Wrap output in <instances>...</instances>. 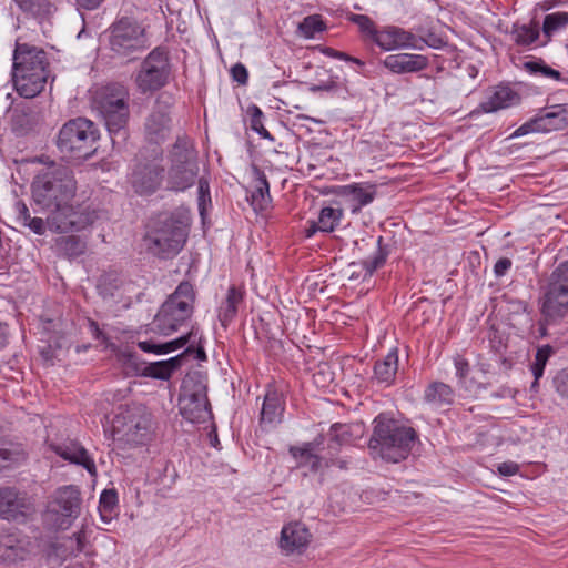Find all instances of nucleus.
<instances>
[{
    "label": "nucleus",
    "mask_w": 568,
    "mask_h": 568,
    "mask_svg": "<svg viewBox=\"0 0 568 568\" xmlns=\"http://www.w3.org/2000/svg\"><path fill=\"white\" fill-rule=\"evenodd\" d=\"M31 187L34 203L49 213V229H65V225H70L60 215L61 210L68 209V203L72 202L77 191V182L69 168L52 165L36 176Z\"/></svg>",
    "instance_id": "f257e3e1"
},
{
    "label": "nucleus",
    "mask_w": 568,
    "mask_h": 568,
    "mask_svg": "<svg viewBox=\"0 0 568 568\" xmlns=\"http://www.w3.org/2000/svg\"><path fill=\"white\" fill-rule=\"evenodd\" d=\"M47 53L29 43H16L12 81L19 95L31 99L42 92L49 77Z\"/></svg>",
    "instance_id": "f03ea898"
},
{
    "label": "nucleus",
    "mask_w": 568,
    "mask_h": 568,
    "mask_svg": "<svg viewBox=\"0 0 568 568\" xmlns=\"http://www.w3.org/2000/svg\"><path fill=\"white\" fill-rule=\"evenodd\" d=\"M374 423L373 435L368 443L372 456L390 463L406 459L417 437L416 432L382 415L376 417Z\"/></svg>",
    "instance_id": "7ed1b4c3"
},
{
    "label": "nucleus",
    "mask_w": 568,
    "mask_h": 568,
    "mask_svg": "<svg viewBox=\"0 0 568 568\" xmlns=\"http://www.w3.org/2000/svg\"><path fill=\"white\" fill-rule=\"evenodd\" d=\"M153 426L152 414L144 405H122L112 420L113 440L123 447L144 445L151 439Z\"/></svg>",
    "instance_id": "20e7f679"
},
{
    "label": "nucleus",
    "mask_w": 568,
    "mask_h": 568,
    "mask_svg": "<svg viewBox=\"0 0 568 568\" xmlns=\"http://www.w3.org/2000/svg\"><path fill=\"white\" fill-rule=\"evenodd\" d=\"M129 100L128 89L120 83H110L93 92L92 108L101 115L111 135L125 139L130 116Z\"/></svg>",
    "instance_id": "39448f33"
},
{
    "label": "nucleus",
    "mask_w": 568,
    "mask_h": 568,
    "mask_svg": "<svg viewBox=\"0 0 568 568\" xmlns=\"http://www.w3.org/2000/svg\"><path fill=\"white\" fill-rule=\"evenodd\" d=\"M189 235L187 224L174 215H160L145 234L148 251L162 260L171 258L180 253Z\"/></svg>",
    "instance_id": "423d86ee"
},
{
    "label": "nucleus",
    "mask_w": 568,
    "mask_h": 568,
    "mask_svg": "<svg viewBox=\"0 0 568 568\" xmlns=\"http://www.w3.org/2000/svg\"><path fill=\"white\" fill-rule=\"evenodd\" d=\"M194 302L193 285L187 281L181 282L156 313L152 323L154 329L163 335L178 331L192 317Z\"/></svg>",
    "instance_id": "0eeeda50"
},
{
    "label": "nucleus",
    "mask_w": 568,
    "mask_h": 568,
    "mask_svg": "<svg viewBox=\"0 0 568 568\" xmlns=\"http://www.w3.org/2000/svg\"><path fill=\"white\" fill-rule=\"evenodd\" d=\"M98 139L94 123L78 118L68 121L60 129L57 146L64 156L88 159L95 153Z\"/></svg>",
    "instance_id": "6e6552de"
},
{
    "label": "nucleus",
    "mask_w": 568,
    "mask_h": 568,
    "mask_svg": "<svg viewBox=\"0 0 568 568\" xmlns=\"http://www.w3.org/2000/svg\"><path fill=\"white\" fill-rule=\"evenodd\" d=\"M150 47L145 28L130 18H121L109 29V48L113 57L134 60Z\"/></svg>",
    "instance_id": "1a4fd4ad"
},
{
    "label": "nucleus",
    "mask_w": 568,
    "mask_h": 568,
    "mask_svg": "<svg viewBox=\"0 0 568 568\" xmlns=\"http://www.w3.org/2000/svg\"><path fill=\"white\" fill-rule=\"evenodd\" d=\"M179 407L181 415L191 423H205L212 418L206 385L200 376H187L183 381Z\"/></svg>",
    "instance_id": "9d476101"
},
{
    "label": "nucleus",
    "mask_w": 568,
    "mask_h": 568,
    "mask_svg": "<svg viewBox=\"0 0 568 568\" xmlns=\"http://www.w3.org/2000/svg\"><path fill=\"white\" fill-rule=\"evenodd\" d=\"M170 72L168 52L155 48L142 61L134 82L141 93L154 92L168 83Z\"/></svg>",
    "instance_id": "9b49d317"
},
{
    "label": "nucleus",
    "mask_w": 568,
    "mask_h": 568,
    "mask_svg": "<svg viewBox=\"0 0 568 568\" xmlns=\"http://www.w3.org/2000/svg\"><path fill=\"white\" fill-rule=\"evenodd\" d=\"M199 173L196 152L186 143L178 142L173 146L168 183L172 190L184 191L192 186Z\"/></svg>",
    "instance_id": "f8f14e48"
},
{
    "label": "nucleus",
    "mask_w": 568,
    "mask_h": 568,
    "mask_svg": "<svg viewBox=\"0 0 568 568\" xmlns=\"http://www.w3.org/2000/svg\"><path fill=\"white\" fill-rule=\"evenodd\" d=\"M568 311V262L559 264L551 274L541 312L548 321L564 317Z\"/></svg>",
    "instance_id": "ddd939ff"
},
{
    "label": "nucleus",
    "mask_w": 568,
    "mask_h": 568,
    "mask_svg": "<svg viewBox=\"0 0 568 568\" xmlns=\"http://www.w3.org/2000/svg\"><path fill=\"white\" fill-rule=\"evenodd\" d=\"M81 494L78 487L70 485L55 490L48 505L47 514L59 529H67L80 515Z\"/></svg>",
    "instance_id": "4468645a"
},
{
    "label": "nucleus",
    "mask_w": 568,
    "mask_h": 568,
    "mask_svg": "<svg viewBox=\"0 0 568 568\" xmlns=\"http://www.w3.org/2000/svg\"><path fill=\"white\" fill-rule=\"evenodd\" d=\"M423 42L433 48H437L435 43H428L424 39H418L415 34L398 27H387L376 34L375 43L384 51H394L402 49L422 50Z\"/></svg>",
    "instance_id": "2eb2a0df"
},
{
    "label": "nucleus",
    "mask_w": 568,
    "mask_h": 568,
    "mask_svg": "<svg viewBox=\"0 0 568 568\" xmlns=\"http://www.w3.org/2000/svg\"><path fill=\"white\" fill-rule=\"evenodd\" d=\"M124 364L132 367V372L136 375L152 377L156 379H169L172 373L181 365L183 355H178L168 361L154 363H138V356L132 353H122Z\"/></svg>",
    "instance_id": "dca6fc26"
},
{
    "label": "nucleus",
    "mask_w": 568,
    "mask_h": 568,
    "mask_svg": "<svg viewBox=\"0 0 568 568\" xmlns=\"http://www.w3.org/2000/svg\"><path fill=\"white\" fill-rule=\"evenodd\" d=\"M49 447L58 456L71 464L82 466L91 476H97V467L88 450L78 442L68 439L62 443H50Z\"/></svg>",
    "instance_id": "f3484780"
},
{
    "label": "nucleus",
    "mask_w": 568,
    "mask_h": 568,
    "mask_svg": "<svg viewBox=\"0 0 568 568\" xmlns=\"http://www.w3.org/2000/svg\"><path fill=\"white\" fill-rule=\"evenodd\" d=\"M163 168L156 161L139 164L132 174V185L141 195L156 191L162 181Z\"/></svg>",
    "instance_id": "a211bd4d"
},
{
    "label": "nucleus",
    "mask_w": 568,
    "mask_h": 568,
    "mask_svg": "<svg viewBox=\"0 0 568 568\" xmlns=\"http://www.w3.org/2000/svg\"><path fill=\"white\" fill-rule=\"evenodd\" d=\"M30 510L31 503L24 493L11 487L0 489V517L7 520L17 519Z\"/></svg>",
    "instance_id": "6ab92c4d"
},
{
    "label": "nucleus",
    "mask_w": 568,
    "mask_h": 568,
    "mask_svg": "<svg viewBox=\"0 0 568 568\" xmlns=\"http://www.w3.org/2000/svg\"><path fill=\"white\" fill-rule=\"evenodd\" d=\"M311 538L312 535L304 524L290 523L282 528L280 547L286 555L302 552L308 546Z\"/></svg>",
    "instance_id": "aec40b11"
},
{
    "label": "nucleus",
    "mask_w": 568,
    "mask_h": 568,
    "mask_svg": "<svg viewBox=\"0 0 568 568\" xmlns=\"http://www.w3.org/2000/svg\"><path fill=\"white\" fill-rule=\"evenodd\" d=\"M383 64L396 74L417 73L428 68L429 59L423 54L396 53L387 55Z\"/></svg>",
    "instance_id": "412c9836"
},
{
    "label": "nucleus",
    "mask_w": 568,
    "mask_h": 568,
    "mask_svg": "<svg viewBox=\"0 0 568 568\" xmlns=\"http://www.w3.org/2000/svg\"><path fill=\"white\" fill-rule=\"evenodd\" d=\"M60 213V215L64 217L63 221L70 223V225H65V229H51L59 233L81 231L93 224L98 219V212L90 206H79L78 210H75L71 202L68 203V209L61 210Z\"/></svg>",
    "instance_id": "4be33fe9"
},
{
    "label": "nucleus",
    "mask_w": 568,
    "mask_h": 568,
    "mask_svg": "<svg viewBox=\"0 0 568 568\" xmlns=\"http://www.w3.org/2000/svg\"><path fill=\"white\" fill-rule=\"evenodd\" d=\"M171 131V116L166 108L160 104L152 111L145 122V135L154 143H160L168 139Z\"/></svg>",
    "instance_id": "5701e85b"
},
{
    "label": "nucleus",
    "mask_w": 568,
    "mask_h": 568,
    "mask_svg": "<svg viewBox=\"0 0 568 568\" xmlns=\"http://www.w3.org/2000/svg\"><path fill=\"white\" fill-rule=\"evenodd\" d=\"M519 101V94L511 88L498 85L489 92L486 100L480 103V108L487 113L496 112L498 110L516 105Z\"/></svg>",
    "instance_id": "b1692460"
},
{
    "label": "nucleus",
    "mask_w": 568,
    "mask_h": 568,
    "mask_svg": "<svg viewBox=\"0 0 568 568\" xmlns=\"http://www.w3.org/2000/svg\"><path fill=\"white\" fill-rule=\"evenodd\" d=\"M343 217L342 209L324 207L320 212L318 221L311 222L305 233L307 237L313 236L317 231L331 233L339 224Z\"/></svg>",
    "instance_id": "393cba45"
},
{
    "label": "nucleus",
    "mask_w": 568,
    "mask_h": 568,
    "mask_svg": "<svg viewBox=\"0 0 568 568\" xmlns=\"http://www.w3.org/2000/svg\"><path fill=\"white\" fill-rule=\"evenodd\" d=\"M454 398L455 393L453 388L443 382L430 383L424 392L425 402L437 407L452 405Z\"/></svg>",
    "instance_id": "a878e982"
},
{
    "label": "nucleus",
    "mask_w": 568,
    "mask_h": 568,
    "mask_svg": "<svg viewBox=\"0 0 568 568\" xmlns=\"http://www.w3.org/2000/svg\"><path fill=\"white\" fill-rule=\"evenodd\" d=\"M27 459V453L22 445L6 443L0 445V473L18 467Z\"/></svg>",
    "instance_id": "bb28decb"
},
{
    "label": "nucleus",
    "mask_w": 568,
    "mask_h": 568,
    "mask_svg": "<svg viewBox=\"0 0 568 568\" xmlns=\"http://www.w3.org/2000/svg\"><path fill=\"white\" fill-rule=\"evenodd\" d=\"M255 189L251 195L254 210L263 211L271 203L270 184L266 175L257 166H253Z\"/></svg>",
    "instance_id": "cd10ccee"
},
{
    "label": "nucleus",
    "mask_w": 568,
    "mask_h": 568,
    "mask_svg": "<svg viewBox=\"0 0 568 568\" xmlns=\"http://www.w3.org/2000/svg\"><path fill=\"white\" fill-rule=\"evenodd\" d=\"M398 369L397 351H390L383 361H377L374 366V378L378 383L389 385Z\"/></svg>",
    "instance_id": "c85d7f7f"
},
{
    "label": "nucleus",
    "mask_w": 568,
    "mask_h": 568,
    "mask_svg": "<svg viewBox=\"0 0 568 568\" xmlns=\"http://www.w3.org/2000/svg\"><path fill=\"white\" fill-rule=\"evenodd\" d=\"M312 443H306L301 447L292 446L290 453L296 460L297 466L307 467L311 471H318L322 467V458L315 454Z\"/></svg>",
    "instance_id": "c756f323"
},
{
    "label": "nucleus",
    "mask_w": 568,
    "mask_h": 568,
    "mask_svg": "<svg viewBox=\"0 0 568 568\" xmlns=\"http://www.w3.org/2000/svg\"><path fill=\"white\" fill-rule=\"evenodd\" d=\"M243 301V293L235 286L227 290L225 301L221 304L219 311V320L222 326L226 327L237 314V306Z\"/></svg>",
    "instance_id": "7c9ffc66"
},
{
    "label": "nucleus",
    "mask_w": 568,
    "mask_h": 568,
    "mask_svg": "<svg viewBox=\"0 0 568 568\" xmlns=\"http://www.w3.org/2000/svg\"><path fill=\"white\" fill-rule=\"evenodd\" d=\"M342 194L351 197L355 202L352 211L358 212L362 206H365L373 202L376 190L374 185L363 186L362 184H351L343 187Z\"/></svg>",
    "instance_id": "2f4dec72"
},
{
    "label": "nucleus",
    "mask_w": 568,
    "mask_h": 568,
    "mask_svg": "<svg viewBox=\"0 0 568 568\" xmlns=\"http://www.w3.org/2000/svg\"><path fill=\"white\" fill-rule=\"evenodd\" d=\"M283 406L280 395L275 390L266 393L261 412V423L275 424L281 420Z\"/></svg>",
    "instance_id": "473e14b6"
},
{
    "label": "nucleus",
    "mask_w": 568,
    "mask_h": 568,
    "mask_svg": "<svg viewBox=\"0 0 568 568\" xmlns=\"http://www.w3.org/2000/svg\"><path fill=\"white\" fill-rule=\"evenodd\" d=\"M196 335L195 327L193 326L192 329L186 334L183 335L174 341L163 343V344H154L151 342H140L139 347L146 352V353H154V354H168L173 351H176L183 346H185L193 336Z\"/></svg>",
    "instance_id": "72a5a7b5"
},
{
    "label": "nucleus",
    "mask_w": 568,
    "mask_h": 568,
    "mask_svg": "<svg viewBox=\"0 0 568 568\" xmlns=\"http://www.w3.org/2000/svg\"><path fill=\"white\" fill-rule=\"evenodd\" d=\"M364 427L362 424H334L331 428L332 439L337 444H345L355 437L363 435Z\"/></svg>",
    "instance_id": "f704fd0d"
},
{
    "label": "nucleus",
    "mask_w": 568,
    "mask_h": 568,
    "mask_svg": "<svg viewBox=\"0 0 568 568\" xmlns=\"http://www.w3.org/2000/svg\"><path fill=\"white\" fill-rule=\"evenodd\" d=\"M23 548L13 535H6L0 538V557L8 561L22 559Z\"/></svg>",
    "instance_id": "c9c22d12"
},
{
    "label": "nucleus",
    "mask_w": 568,
    "mask_h": 568,
    "mask_svg": "<svg viewBox=\"0 0 568 568\" xmlns=\"http://www.w3.org/2000/svg\"><path fill=\"white\" fill-rule=\"evenodd\" d=\"M17 6L23 11L34 17H47L52 12L53 4L50 0H14Z\"/></svg>",
    "instance_id": "e433bc0d"
},
{
    "label": "nucleus",
    "mask_w": 568,
    "mask_h": 568,
    "mask_svg": "<svg viewBox=\"0 0 568 568\" xmlns=\"http://www.w3.org/2000/svg\"><path fill=\"white\" fill-rule=\"evenodd\" d=\"M511 34L518 45H530L538 39L539 28L537 23L514 26Z\"/></svg>",
    "instance_id": "4c0bfd02"
},
{
    "label": "nucleus",
    "mask_w": 568,
    "mask_h": 568,
    "mask_svg": "<svg viewBox=\"0 0 568 568\" xmlns=\"http://www.w3.org/2000/svg\"><path fill=\"white\" fill-rule=\"evenodd\" d=\"M568 26V12L558 11L546 14L542 23V31L548 38L555 32Z\"/></svg>",
    "instance_id": "58836bf2"
},
{
    "label": "nucleus",
    "mask_w": 568,
    "mask_h": 568,
    "mask_svg": "<svg viewBox=\"0 0 568 568\" xmlns=\"http://www.w3.org/2000/svg\"><path fill=\"white\" fill-rule=\"evenodd\" d=\"M552 353V347L549 345H545L537 349L535 362L531 365V371L535 376V382L532 384V387L537 384V381L542 376L544 369L546 366V363L548 358L550 357Z\"/></svg>",
    "instance_id": "ea45409f"
},
{
    "label": "nucleus",
    "mask_w": 568,
    "mask_h": 568,
    "mask_svg": "<svg viewBox=\"0 0 568 568\" xmlns=\"http://www.w3.org/2000/svg\"><path fill=\"white\" fill-rule=\"evenodd\" d=\"M325 24L318 14L308 16L298 24V30L305 38H313L315 33L323 31Z\"/></svg>",
    "instance_id": "a19ab883"
},
{
    "label": "nucleus",
    "mask_w": 568,
    "mask_h": 568,
    "mask_svg": "<svg viewBox=\"0 0 568 568\" xmlns=\"http://www.w3.org/2000/svg\"><path fill=\"white\" fill-rule=\"evenodd\" d=\"M547 113L552 121L555 130H561L568 125V104H558L548 108Z\"/></svg>",
    "instance_id": "79ce46f5"
},
{
    "label": "nucleus",
    "mask_w": 568,
    "mask_h": 568,
    "mask_svg": "<svg viewBox=\"0 0 568 568\" xmlns=\"http://www.w3.org/2000/svg\"><path fill=\"white\" fill-rule=\"evenodd\" d=\"M351 20L357 24L362 33L375 42L376 34H378L381 30L376 29L374 21L368 16L353 14Z\"/></svg>",
    "instance_id": "37998d69"
},
{
    "label": "nucleus",
    "mask_w": 568,
    "mask_h": 568,
    "mask_svg": "<svg viewBox=\"0 0 568 568\" xmlns=\"http://www.w3.org/2000/svg\"><path fill=\"white\" fill-rule=\"evenodd\" d=\"M118 495L114 489H105L100 496L99 510L103 518L111 515L112 510L116 506Z\"/></svg>",
    "instance_id": "c03bdc74"
},
{
    "label": "nucleus",
    "mask_w": 568,
    "mask_h": 568,
    "mask_svg": "<svg viewBox=\"0 0 568 568\" xmlns=\"http://www.w3.org/2000/svg\"><path fill=\"white\" fill-rule=\"evenodd\" d=\"M384 262H385V256L381 253V251H377L373 257L361 263V266L365 271L363 276L364 277L371 276L379 266H382L384 264ZM358 266H359L358 263H352L349 265L351 268H356Z\"/></svg>",
    "instance_id": "a18cd8bd"
},
{
    "label": "nucleus",
    "mask_w": 568,
    "mask_h": 568,
    "mask_svg": "<svg viewBox=\"0 0 568 568\" xmlns=\"http://www.w3.org/2000/svg\"><path fill=\"white\" fill-rule=\"evenodd\" d=\"M314 383L320 387H327L334 381V374L325 363L320 364L317 371L313 374Z\"/></svg>",
    "instance_id": "49530a36"
},
{
    "label": "nucleus",
    "mask_w": 568,
    "mask_h": 568,
    "mask_svg": "<svg viewBox=\"0 0 568 568\" xmlns=\"http://www.w3.org/2000/svg\"><path fill=\"white\" fill-rule=\"evenodd\" d=\"M62 243H63V251L69 256H79L85 250L84 243L77 236H68L63 240Z\"/></svg>",
    "instance_id": "de8ad7c7"
},
{
    "label": "nucleus",
    "mask_w": 568,
    "mask_h": 568,
    "mask_svg": "<svg viewBox=\"0 0 568 568\" xmlns=\"http://www.w3.org/2000/svg\"><path fill=\"white\" fill-rule=\"evenodd\" d=\"M262 115H263L262 111L257 106H254L253 113L251 116V128H252V130L257 132L261 135V138L273 140V136L270 134V132L263 125Z\"/></svg>",
    "instance_id": "09e8293b"
},
{
    "label": "nucleus",
    "mask_w": 568,
    "mask_h": 568,
    "mask_svg": "<svg viewBox=\"0 0 568 568\" xmlns=\"http://www.w3.org/2000/svg\"><path fill=\"white\" fill-rule=\"evenodd\" d=\"M195 332L197 333L196 328H195ZM201 339H202L201 336L197 337V334L195 336H193L191 338V341L189 342V343H191V345L185 349V352L182 355L195 353V357L199 361H205L206 354H205L204 347L201 345Z\"/></svg>",
    "instance_id": "8fccbe9b"
},
{
    "label": "nucleus",
    "mask_w": 568,
    "mask_h": 568,
    "mask_svg": "<svg viewBox=\"0 0 568 568\" xmlns=\"http://www.w3.org/2000/svg\"><path fill=\"white\" fill-rule=\"evenodd\" d=\"M556 390L564 397H568V369H562L554 379Z\"/></svg>",
    "instance_id": "3c124183"
},
{
    "label": "nucleus",
    "mask_w": 568,
    "mask_h": 568,
    "mask_svg": "<svg viewBox=\"0 0 568 568\" xmlns=\"http://www.w3.org/2000/svg\"><path fill=\"white\" fill-rule=\"evenodd\" d=\"M535 122L538 132L555 131V128L550 126L552 125V121L549 119L547 111H544L542 113L535 116Z\"/></svg>",
    "instance_id": "603ef678"
},
{
    "label": "nucleus",
    "mask_w": 568,
    "mask_h": 568,
    "mask_svg": "<svg viewBox=\"0 0 568 568\" xmlns=\"http://www.w3.org/2000/svg\"><path fill=\"white\" fill-rule=\"evenodd\" d=\"M206 200H210L209 182L204 179H200V181H199V209H200V213L202 215L204 213V203Z\"/></svg>",
    "instance_id": "864d4df0"
},
{
    "label": "nucleus",
    "mask_w": 568,
    "mask_h": 568,
    "mask_svg": "<svg viewBox=\"0 0 568 568\" xmlns=\"http://www.w3.org/2000/svg\"><path fill=\"white\" fill-rule=\"evenodd\" d=\"M231 74L234 81L240 84H246L248 80V73L244 64L236 63L231 69Z\"/></svg>",
    "instance_id": "5fc2aeb1"
},
{
    "label": "nucleus",
    "mask_w": 568,
    "mask_h": 568,
    "mask_svg": "<svg viewBox=\"0 0 568 568\" xmlns=\"http://www.w3.org/2000/svg\"><path fill=\"white\" fill-rule=\"evenodd\" d=\"M454 365H455L456 374H457L458 378L460 381H464L469 373L468 361L458 355L454 358Z\"/></svg>",
    "instance_id": "6e6d98bb"
},
{
    "label": "nucleus",
    "mask_w": 568,
    "mask_h": 568,
    "mask_svg": "<svg viewBox=\"0 0 568 568\" xmlns=\"http://www.w3.org/2000/svg\"><path fill=\"white\" fill-rule=\"evenodd\" d=\"M531 132H538L535 118L520 125L517 130L511 133L510 138H519Z\"/></svg>",
    "instance_id": "4d7b16f0"
},
{
    "label": "nucleus",
    "mask_w": 568,
    "mask_h": 568,
    "mask_svg": "<svg viewBox=\"0 0 568 568\" xmlns=\"http://www.w3.org/2000/svg\"><path fill=\"white\" fill-rule=\"evenodd\" d=\"M510 267L511 261L507 257H503L496 262L494 266V273L496 276L500 277L504 276Z\"/></svg>",
    "instance_id": "13d9d810"
},
{
    "label": "nucleus",
    "mask_w": 568,
    "mask_h": 568,
    "mask_svg": "<svg viewBox=\"0 0 568 568\" xmlns=\"http://www.w3.org/2000/svg\"><path fill=\"white\" fill-rule=\"evenodd\" d=\"M14 207L18 214V219L22 222L23 225L27 224V222L31 219V215L26 203L22 201H18Z\"/></svg>",
    "instance_id": "bf43d9fd"
},
{
    "label": "nucleus",
    "mask_w": 568,
    "mask_h": 568,
    "mask_svg": "<svg viewBox=\"0 0 568 568\" xmlns=\"http://www.w3.org/2000/svg\"><path fill=\"white\" fill-rule=\"evenodd\" d=\"M26 226H29L36 234L42 235L45 232L44 221L41 217H31Z\"/></svg>",
    "instance_id": "052dcab7"
},
{
    "label": "nucleus",
    "mask_w": 568,
    "mask_h": 568,
    "mask_svg": "<svg viewBox=\"0 0 568 568\" xmlns=\"http://www.w3.org/2000/svg\"><path fill=\"white\" fill-rule=\"evenodd\" d=\"M519 470V467L516 463H503L498 466V471L503 476H513Z\"/></svg>",
    "instance_id": "680f3d73"
},
{
    "label": "nucleus",
    "mask_w": 568,
    "mask_h": 568,
    "mask_svg": "<svg viewBox=\"0 0 568 568\" xmlns=\"http://www.w3.org/2000/svg\"><path fill=\"white\" fill-rule=\"evenodd\" d=\"M104 0H75L77 4L87 10L97 9Z\"/></svg>",
    "instance_id": "e2e57ef3"
},
{
    "label": "nucleus",
    "mask_w": 568,
    "mask_h": 568,
    "mask_svg": "<svg viewBox=\"0 0 568 568\" xmlns=\"http://www.w3.org/2000/svg\"><path fill=\"white\" fill-rule=\"evenodd\" d=\"M89 327H90V331L92 333V335L97 338V339H102L103 342L106 341V337L105 335L103 334V332L99 328V325L97 322L94 321H89Z\"/></svg>",
    "instance_id": "0e129e2a"
},
{
    "label": "nucleus",
    "mask_w": 568,
    "mask_h": 568,
    "mask_svg": "<svg viewBox=\"0 0 568 568\" xmlns=\"http://www.w3.org/2000/svg\"><path fill=\"white\" fill-rule=\"evenodd\" d=\"M540 74L557 81L560 80V72L546 64H544Z\"/></svg>",
    "instance_id": "69168bd1"
},
{
    "label": "nucleus",
    "mask_w": 568,
    "mask_h": 568,
    "mask_svg": "<svg viewBox=\"0 0 568 568\" xmlns=\"http://www.w3.org/2000/svg\"><path fill=\"white\" fill-rule=\"evenodd\" d=\"M542 67V61H528L525 63V69L530 73H540Z\"/></svg>",
    "instance_id": "338daca9"
},
{
    "label": "nucleus",
    "mask_w": 568,
    "mask_h": 568,
    "mask_svg": "<svg viewBox=\"0 0 568 568\" xmlns=\"http://www.w3.org/2000/svg\"><path fill=\"white\" fill-rule=\"evenodd\" d=\"M357 150L361 155H368L372 152L369 142L364 140L358 142Z\"/></svg>",
    "instance_id": "774afa93"
}]
</instances>
